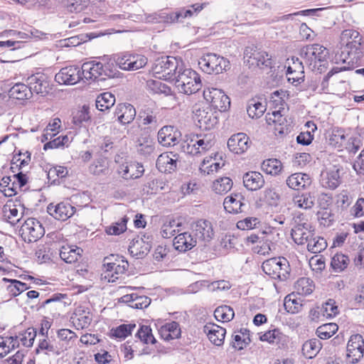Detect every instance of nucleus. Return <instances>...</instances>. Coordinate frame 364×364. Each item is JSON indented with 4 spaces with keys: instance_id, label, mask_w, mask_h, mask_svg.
Returning <instances> with one entry per match:
<instances>
[{
    "instance_id": "nucleus-1",
    "label": "nucleus",
    "mask_w": 364,
    "mask_h": 364,
    "mask_svg": "<svg viewBox=\"0 0 364 364\" xmlns=\"http://www.w3.org/2000/svg\"><path fill=\"white\" fill-rule=\"evenodd\" d=\"M341 43L344 46L340 60L349 65L359 63L364 54V41L359 32L353 29L344 30L341 35Z\"/></svg>"
},
{
    "instance_id": "nucleus-2",
    "label": "nucleus",
    "mask_w": 364,
    "mask_h": 364,
    "mask_svg": "<svg viewBox=\"0 0 364 364\" xmlns=\"http://www.w3.org/2000/svg\"><path fill=\"white\" fill-rule=\"evenodd\" d=\"M173 80L178 92L186 95L196 93L202 86L199 74L191 68H183L182 62Z\"/></svg>"
},
{
    "instance_id": "nucleus-3",
    "label": "nucleus",
    "mask_w": 364,
    "mask_h": 364,
    "mask_svg": "<svg viewBox=\"0 0 364 364\" xmlns=\"http://www.w3.org/2000/svg\"><path fill=\"white\" fill-rule=\"evenodd\" d=\"M82 75L87 80H105L107 77H116L117 71L113 64L103 65L100 62L90 61L82 64Z\"/></svg>"
},
{
    "instance_id": "nucleus-4",
    "label": "nucleus",
    "mask_w": 364,
    "mask_h": 364,
    "mask_svg": "<svg viewBox=\"0 0 364 364\" xmlns=\"http://www.w3.org/2000/svg\"><path fill=\"white\" fill-rule=\"evenodd\" d=\"M181 62L182 61L173 56H160L154 60L152 66L153 73L159 79L173 80Z\"/></svg>"
},
{
    "instance_id": "nucleus-5",
    "label": "nucleus",
    "mask_w": 364,
    "mask_h": 364,
    "mask_svg": "<svg viewBox=\"0 0 364 364\" xmlns=\"http://www.w3.org/2000/svg\"><path fill=\"white\" fill-rule=\"evenodd\" d=\"M263 272L274 279L285 281L290 277L291 267L289 261L284 257H272L262 264Z\"/></svg>"
},
{
    "instance_id": "nucleus-6",
    "label": "nucleus",
    "mask_w": 364,
    "mask_h": 364,
    "mask_svg": "<svg viewBox=\"0 0 364 364\" xmlns=\"http://www.w3.org/2000/svg\"><path fill=\"white\" fill-rule=\"evenodd\" d=\"M229 61L215 53H207L203 55L199 61L200 68L207 74H219L229 67Z\"/></svg>"
},
{
    "instance_id": "nucleus-7",
    "label": "nucleus",
    "mask_w": 364,
    "mask_h": 364,
    "mask_svg": "<svg viewBox=\"0 0 364 364\" xmlns=\"http://www.w3.org/2000/svg\"><path fill=\"white\" fill-rule=\"evenodd\" d=\"M114 61L121 70L135 71L144 68L147 64L148 59L142 55L122 53L114 57Z\"/></svg>"
},
{
    "instance_id": "nucleus-8",
    "label": "nucleus",
    "mask_w": 364,
    "mask_h": 364,
    "mask_svg": "<svg viewBox=\"0 0 364 364\" xmlns=\"http://www.w3.org/2000/svg\"><path fill=\"white\" fill-rule=\"evenodd\" d=\"M19 232L22 239L28 243L37 241L45 233L41 223L33 218H28L21 225Z\"/></svg>"
},
{
    "instance_id": "nucleus-9",
    "label": "nucleus",
    "mask_w": 364,
    "mask_h": 364,
    "mask_svg": "<svg viewBox=\"0 0 364 364\" xmlns=\"http://www.w3.org/2000/svg\"><path fill=\"white\" fill-rule=\"evenodd\" d=\"M203 97L211 106L220 112L226 111L230 106V100L225 92L218 88H208L203 91Z\"/></svg>"
},
{
    "instance_id": "nucleus-10",
    "label": "nucleus",
    "mask_w": 364,
    "mask_h": 364,
    "mask_svg": "<svg viewBox=\"0 0 364 364\" xmlns=\"http://www.w3.org/2000/svg\"><path fill=\"white\" fill-rule=\"evenodd\" d=\"M245 58H247V62L252 65H256L259 68H272L273 60L272 56L266 51L252 47H248L245 51Z\"/></svg>"
},
{
    "instance_id": "nucleus-11",
    "label": "nucleus",
    "mask_w": 364,
    "mask_h": 364,
    "mask_svg": "<svg viewBox=\"0 0 364 364\" xmlns=\"http://www.w3.org/2000/svg\"><path fill=\"white\" fill-rule=\"evenodd\" d=\"M364 355V339L360 334L352 335L347 344V358L350 363H358Z\"/></svg>"
},
{
    "instance_id": "nucleus-12",
    "label": "nucleus",
    "mask_w": 364,
    "mask_h": 364,
    "mask_svg": "<svg viewBox=\"0 0 364 364\" xmlns=\"http://www.w3.org/2000/svg\"><path fill=\"white\" fill-rule=\"evenodd\" d=\"M285 66L287 68L286 75L289 82L296 85L304 81V68L298 58L287 59Z\"/></svg>"
},
{
    "instance_id": "nucleus-13",
    "label": "nucleus",
    "mask_w": 364,
    "mask_h": 364,
    "mask_svg": "<svg viewBox=\"0 0 364 364\" xmlns=\"http://www.w3.org/2000/svg\"><path fill=\"white\" fill-rule=\"evenodd\" d=\"M328 51L325 47L320 44L308 45L300 50V55L306 60V63L311 65L313 63L323 62L326 60Z\"/></svg>"
},
{
    "instance_id": "nucleus-14",
    "label": "nucleus",
    "mask_w": 364,
    "mask_h": 364,
    "mask_svg": "<svg viewBox=\"0 0 364 364\" xmlns=\"http://www.w3.org/2000/svg\"><path fill=\"white\" fill-rule=\"evenodd\" d=\"M144 172L143 165L135 161L122 162L117 168V173L125 180L139 178Z\"/></svg>"
},
{
    "instance_id": "nucleus-15",
    "label": "nucleus",
    "mask_w": 364,
    "mask_h": 364,
    "mask_svg": "<svg viewBox=\"0 0 364 364\" xmlns=\"http://www.w3.org/2000/svg\"><path fill=\"white\" fill-rule=\"evenodd\" d=\"M81 79L82 69L76 66L63 68L55 76L57 82L64 85H75Z\"/></svg>"
},
{
    "instance_id": "nucleus-16",
    "label": "nucleus",
    "mask_w": 364,
    "mask_h": 364,
    "mask_svg": "<svg viewBox=\"0 0 364 364\" xmlns=\"http://www.w3.org/2000/svg\"><path fill=\"white\" fill-rule=\"evenodd\" d=\"M223 205L227 212L234 214L246 212L249 207L247 200L240 193H235L226 197Z\"/></svg>"
},
{
    "instance_id": "nucleus-17",
    "label": "nucleus",
    "mask_w": 364,
    "mask_h": 364,
    "mask_svg": "<svg viewBox=\"0 0 364 364\" xmlns=\"http://www.w3.org/2000/svg\"><path fill=\"white\" fill-rule=\"evenodd\" d=\"M342 168L336 166L327 168L321 173V185L326 188L336 189L341 183V172Z\"/></svg>"
},
{
    "instance_id": "nucleus-18",
    "label": "nucleus",
    "mask_w": 364,
    "mask_h": 364,
    "mask_svg": "<svg viewBox=\"0 0 364 364\" xmlns=\"http://www.w3.org/2000/svg\"><path fill=\"white\" fill-rule=\"evenodd\" d=\"M181 137V132L173 126H164L158 132V141L164 146H172L177 144Z\"/></svg>"
},
{
    "instance_id": "nucleus-19",
    "label": "nucleus",
    "mask_w": 364,
    "mask_h": 364,
    "mask_svg": "<svg viewBox=\"0 0 364 364\" xmlns=\"http://www.w3.org/2000/svg\"><path fill=\"white\" fill-rule=\"evenodd\" d=\"M47 211L56 220L65 221L73 215L75 208L68 202H61L55 205L49 204Z\"/></svg>"
},
{
    "instance_id": "nucleus-20",
    "label": "nucleus",
    "mask_w": 364,
    "mask_h": 364,
    "mask_svg": "<svg viewBox=\"0 0 364 364\" xmlns=\"http://www.w3.org/2000/svg\"><path fill=\"white\" fill-rule=\"evenodd\" d=\"M194 118L195 121L197 122V125L203 129H210L218 122L217 117L208 107L196 109Z\"/></svg>"
},
{
    "instance_id": "nucleus-21",
    "label": "nucleus",
    "mask_w": 364,
    "mask_h": 364,
    "mask_svg": "<svg viewBox=\"0 0 364 364\" xmlns=\"http://www.w3.org/2000/svg\"><path fill=\"white\" fill-rule=\"evenodd\" d=\"M193 233L197 241L205 242L210 241L214 235L212 224L206 220H198L193 227Z\"/></svg>"
},
{
    "instance_id": "nucleus-22",
    "label": "nucleus",
    "mask_w": 364,
    "mask_h": 364,
    "mask_svg": "<svg viewBox=\"0 0 364 364\" xmlns=\"http://www.w3.org/2000/svg\"><path fill=\"white\" fill-rule=\"evenodd\" d=\"M250 139L246 134L240 132L233 134L228 141V146L230 151L241 154L250 147Z\"/></svg>"
},
{
    "instance_id": "nucleus-23",
    "label": "nucleus",
    "mask_w": 364,
    "mask_h": 364,
    "mask_svg": "<svg viewBox=\"0 0 364 364\" xmlns=\"http://www.w3.org/2000/svg\"><path fill=\"white\" fill-rule=\"evenodd\" d=\"M136 109L129 103H120L117 105L114 116L121 124H128L133 122L136 117Z\"/></svg>"
},
{
    "instance_id": "nucleus-24",
    "label": "nucleus",
    "mask_w": 364,
    "mask_h": 364,
    "mask_svg": "<svg viewBox=\"0 0 364 364\" xmlns=\"http://www.w3.org/2000/svg\"><path fill=\"white\" fill-rule=\"evenodd\" d=\"M311 225L309 223H298L291 229V235L298 245H304L313 236Z\"/></svg>"
},
{
    "instance_id": "nucleus-25",
    "label": "nucleus",
    "mask_w": 364,
    "mask_h": 364,
    "mask_svg": "<svg viewBox=\"0 0 364 364\" xmlns=\"http://www.w3.org/2000/svg\"><path fill=\"white\" fill-rule=\"evenodd\" d=\"M203 331L206 333L209 341L217 346L223 344L226 330L213 323H208L203 327Z\"/></svg>"
},
{
    "instance_id": "nucleus-26",
    "label": "nucleus",
    "mask_w": 364,
    "mask_h": 364,
    "mask_svg": "<svg viewBox=\"0 0 364 364\" xmlns=\"http://www.w3.org/2000/svg\"><path fill=\"white\" fill-rule=\"evenodd\" d=\"M197 242V238L194 233L185 232L175 237L173 245L176 250L180 252H186L194 247Z\"/></svg>"
},
{
    "instance_id": "nucleus-27",
    "label": "nucleus",
    "mask_w": 364,
    "mask_h": 364,
    "mask_svg": "<svg viewBox=\"0 0 364 364\" xmlns=\"http://www.w3.org/2000/svg\"><path fill=\"white\" fill-rule=\"evenodd\" d=\"M27 81L32 93L34 92L36 94H41L44 96L47 95L51 89L50 87L49 82L46 80V78L43 75H33L28 77Z\"/></svg>"
},
{
    "instance_id": "nucleus-28",
    "label": "nucleus",
    "mask_w": 364,
    "mask_h": 364,
    "mask_svg": "<svg viewBox=\"0 0 364 364\" xmlns=\"http://www.w3.org/2000/svg\"><path fill=\"white\" fill-rule=\"evenodd\" d=\"M118 264L116 262H109L105 264L107 269V275L109 277V282H114L119 278V275L123 274L127 270L129 264L123 257H118Z\"/></svg>"
},
{
    "instance_id": "nucleus-29",
    "label": "nucleus",
    "mask_w": 364,
    "mask_h": 364,
    "mask_svg": "<svg viewBox=\"0 0 364 364\" xmlns=\"http://www.w3.org/2000/svg\"><path fill=\"white\" fill-rule=\"evenodd\" d=\"M245 187L251 191H255L262 188L265 181L262 174L258 171H248L242 176Z\"/></svg>"
},
{
    "instance_id": "nucleus-30",
    "label": "nucleus",
    "mask_w": 364,
    "mask_h": 364,
    "mask_svg": "<svg viewBox=\"0 0 364 364\" xmlns=\"http://www.w3.org/2000/svg\"><path fill=\"white\" fill-rule=\"evenodd\" d=\"M172 152H166L160 154L157 158L156 166L162 173H171L176 168L177 159Z\"/></svg>"
},
{
    "instance_id": "nucleus-31",
    "label": "nucleus",
    "mask_w": 364,
    "mask_h": 364,
    "mask_svg": "<svg viewBox=\"0 0 364 364\" xmlns=\"http://www.w3.org/2000/svg\"><path fill=\"white\" fill-rule=\"evenodd\" d=\"M82 252L79 247L63 245L60 250V257L66 263L72 264L81 258Z\"/></svg>"
},
{
    "instance_id": "nucleus-32",
    "label": "nucleus",
    "mask_w": 364,
    "mask_h": 364,
    "mask_svg": "<svg viewBox=\"0 0 364 364\" xmlns=\"http://www.w3.org/2000/svg\"><path fill=\"white\" fill-rule=\"evenodd\" d=\"M160 336L164 341H170L181 336V328L177 322L173 321L161 326L159 329Z\"/></svg>"
},
{
    "instance_id": "nucleus-33",
    "label": "nucleus",
    "mask_w": 364,
    "mask_h": 364,
    "mask_svg": "<svg viewBox=\"0 0 364 364\" xmlns=\"http://www.w3.org/2000/svg\"><path fill=\"white\" fill-rule=\"evenodd\" d=\"M199 141V135L186 134L182 140L181 144V151L184 153L191 155H197L199 151H197V145Z\"/></svg>"
},
{
    "instance_id": "nucleus-34",
    "label": "nucleus",
    "mask_w": 364,
    "mask_h": 364,
    "mask_svg": "<svg viewBox=\"0 0 364 364\" xmlns=\"http://www.w3.org/2000/svg\"><path fill=\"white\" fill-rule=\"evenodd\" d=\"M9 95L11 98L23 100L31 98L32 92L29 86L23 83H16L9 90Z\"/></svg>"
},
{
    "instance_id": "nucleus-35",
    "label": "nucleus",
    "mask_w": 364,
    "mask_h": 364,
    "mask_svg": "<svg viewBox=\"0 0 364 364\" xmlns=\"http://www.w3.org/2000/svg\"><path fill=\"white\" fill-rule=\"evenodd\" d=\"M261 168L267 174L277 176L282 172L283 166L279 159H268L262 161Z\"/></svg>"
},
{
    "instance_id": "nucleus-36",
    "label": "nucleus",
    "mask_w": 364,
    "mask_h": 364,
    "mask_svg": "<svg viewBox=\"0 0 364 364\" xmlns=\"http://www.w3.org/2000/svg\"><path fill=\"white\" fill-rule=\"evenodd\" d=\"M266 110V105L258 99L252 98L249 100L247 112L250 117L258 119L263 115Z\"/></svg>"
},
{
    "instance_id": "nucleus-37",
    "label": "nucleus",
    "mask_w": 364,
    "mask_h": 364,
    "mask_svg": "<svg viewBox=\"0 0 364 364\" xmlns=\"http://www.w3.org/2000/svg\"><path fill=\"white\" fill-rule=\"evenodd\" d=\"M322 345L316 338L306 341L302 346V353L308 358L315 357L321 349Z\"/></svg>"
},
{
    "instance_id": "nucleus-38",
    "label": "nucleus",
    "mask_w": 364,
    "mask_h": 364,
    "mask_svg": "<svg viewBox=\"0 0 364 364\" xmlns=\"http://www.w3.org/2000/svg\"><path fill=\"white\" fill-rule=\"evenodd\" d=\"M314 282L308 277L299 278L294 284V289L298 294L309 295L314 289Z\"/></svg>"
},
{
    "instance_id": "nucleus-39",
    "label": "nucleus",
    "mask_w": 364,
    "mask_h": 364,
    "mask_svg": "<svg viewBox=\"0 0 364 364\" xmlns=\"http://www.w3.org/2000/svg\"><path fill=\"white\" fill-rule=\"evenodd\" d=\"M250 343V331L245 328L233 336L232 346L237 350H242Z\"/></svg>"
},
{
    "instance_id": "nucleus-40",
    "label": "nucleus",
    "mask_w": 364,
    "mask_h": 364,
    "mask_svg": "<svg viewBox=\"0 0 364 364\" xmlns=\"http://www.w3.org/2000/svg\"><path fill=\"white\" fill-rule=\"evenodd\" d=\"M115 103V97L110 92H104L97 96L95 102L96 107L100 111L111 108Z\"/></svg>"
},
{
    "instance_id": "nucleus-41",
    "label": "nucleus",
    "mask_w": 364,
    "mask_h": 364,
    "mask_svg": "<svg viewBox=\"0 0 364 364\" xmlns=\"http://www.w3.org/2000/svg\"><path fill=\"white\" fill-rule=\"evenodd\" d=\"M155 149V142L149 137L146 136L138 140L136 145L137 152L144 156L151 155Z\"/></svg>"
},
{
    "instance_id": "nucleus-42",
    "label": "nucleus",
    "mask_w": 364,
    "mask_h": 364,
    "mask_svg": "<svg viewBox=\"0 0 364 364\" xmlns=\"http://www.w3.org/2000/svg\"><path fill=\"white\" fill-rule=\"evenodd\" d=\"M350 259L348 257L342 253H336L331 259V266L336 272H341L347 268Z\"/></svg>"
},
{
    "instance_id": "nucleus-43",
    "label": "nucleus",
    "mask_w": 364,
    "mask_h": 364,
    "mask_svg": "<svg viewBox=\"0 0 364 364\" xmlns=\"http://www.w3.org/2000/svg\"><path fill=\"white\" fill-rule=\"evenodd\" d=\"M327 247V242L323 237L311 236L307 242V250L314 254L319 253Z\"/></svg>"
},
{
    "instance_id": "nucleus-44",
    "label": "nucleus",
    "mask_w": 364,
    "mask_h": 364,
    "mask_svg": "<svg viewBox=\"0 0 364 364\" xmlns=\"http://www.w3.org/2000/svg\"><path fill=\"white\" fill-rule=\"evenodd\" d=\"M208 3L194 4L191 5L188 8H180L178 11L181 22L186 18H191L193 16H197L206 6Z\"/></svg>"
},
{
    "instance_id": "nucleus-45",
    "label": "nucleus",
    "mask_w": 364,
    "mask_h": 364,
    "mask_svg": "<svg viewBox=\"0 0 364 364\" xmlns=\"http://www.w3.org/2000/svg\"><path fill=\"white\" fill-rule=\"evenodd\" d=\"M142 242V238L136 240V241L133 240L132 245H130L128 249L129 254L132 257L136 258H142L149 251L151 246L148 243L146 244L144 247H141L143 250H139V246Z\"/></svg>"
},
{
    "instance_id": "nucleus-46",
    "label": "nucleus",
    "mask_w": 364,
    "mask_h": 364,
    "mask_svg": "<svg viewBox=\"0 0 364 364\" xmlns=\"http://www.w3.org/2000/svg\"><path fill=\"white\" fill-rule=\"evenodd\" d=\"M284 306L285 310L291 314L298 313L302 308V304L294 294H290L285 297Z\"/></svg>"
},
{
    "instance_id": "nucleus-47",
    "label": "nucleus",
    "mask_w": 364,
    "mask_h": 364,
    "mask_svg": "<svg viewBox=\"0 0 364 364\" xmlns=\"http://www.w3.org/2000/svg\"><path fill=\"white\" fill-rule=\"evenodd\" d=\"M338 326L336 323H324L316 329L318 336L321 339H328L338 331Z\"/></svg>"
},
{
    "instance_id": "nucleus-48",
    "label": "nucleus",
    "mask_w": 364,
    "mask_h": 364,
    "mask_svg": "<svg viewBox=\"0 0 364 364\" xmlns=\"http://www.w3.org/2000/svg\"><path fill=\"white\" fill-rule=\"evenodd\" d=\"M215 160L211 156L204 159L200 166V172L207 175L217 172L221 168V166L220 163L215 161Z\"/></svg>"
},
{
    "instance_id": "nucleus-49",
    "label": "nucleus",
    "mask_w": 364,
    "mask_h": 364,
    "mask_svg": "<svg viewBox=\"0 0 364 364\" xmlns=\"http://www.w3.org/2000/svg\"><path fill=\"white\" fill-rule=\"evenodd\" d=\"M136 336L145 344H155L157 342L152 333L151 328L149 326H141L138 330Z\"/></svg>"
},
{
    "instance_id": "nucleus-50",
    "label": "nucleus",
    "mask_w": 364,
    "mask_h": 364,
    "mask_svg": "<svg viewBox=\"0 0 364 364\" xmlns=\"http://www.w3.org/2000/svg\"><path fill=\"white\" fill-rule=\"evenodd\" d=\"M60 124L61 122L58 118H55L50 122L44 129L41 141L44 142L45 141L52 139V138L56 135L58 130L60 129Z\"/></svg>"
},
{
    "instance_id": "nucleus-51",
    "label": "nucleus",
    "mask_w": 364,
    "mask_h": 364,
    "mask_svg": "<svg viewBox=\"0 0 364 364\" xmlns=\"http://www.w3.org/2000/svg\"><path fill=\"white\" fill-rule=\"evenodd\" d=\"M232 187V181L228 177L220 178L214 181L213 188L216 193L223 194L228 192Z\"/></svg>"
},
{
    "instance_id": "nucleus-52",
    "label": "nucleus",
    "mask_w": 364,
    "mask_h": 364,
    "mask_svg": "<svg viewBox=\"0 0 364 364\" xmlns=\"http://www.w3.org/2000/svg\"><path fill=\"white\" fill-rule=\"evenodd\" d=\"M135 327L136 325L134 323L122 324L111 329V336L118 338H125L131 334Z\"/></svg>"
},
{
    "instance_id": "nucleus-53",
    "label": "nucleus",
    "mask_w": 364,
    "mask_h": 364,
    "mask_svg": "<svg viewBox=\"0 0 364 364\" xmlns=\"http://www.w3.org/2000/svg\"><path fill=\"white\" fill-rule=\"evenodd\" d=\"M315 197L310 193H304L301 196H297L294 202L301 208L310 209L314 205Z\"/></svg>"
},
{
    "instance_id": "nucleus-54",
    "label": "nucleus",
    "mask_w": 364,
    "mask_h": 364,
    "mask_svg": "<svg viewBox=\"0 0 364 364\" xmlns=\"http://www.w3.org/2000/svg\"><path fill=\"white\" fill-rule=\"evenodd\" d=\"M17 336L23 346L31 347L36 336V331L33 328H28Z\"/></svg>"
},
{
    "instance_id": "nucleus-55",
    "label": "nucleus",
    "mask_w": 364,
    "mask_h": 364,
    "mask_svg": "<svg viewBox=\"0 0 364 364\" xmlns=\"http://www.w3.org/2000/svg\"><path fill=\"white\" fill-rule=\"evenodd\" d=\"M214 136L211 134L204 135L203 137L199 136V141L197 145V151H199L198 154L205 153L209 150L214 145Z\"/></svg>"
},
{
    "instance_id": "nucleus-56",
    "label": "nucleus",
    "mask_w": 364,
    "mask_h": 364,
    "mask_svg": "<svg viewBox=\"0 0 364 364\" xmlns=\"http://www.w3.org/2000/svg\"><path fill=\"white\" fill-rule=\"evenodd\" d=\"M127 218L124 216L119 221L112 224L106 228L108 235H119L127 230Z\"/></svg>"
},
{
    "instance_id": "nucleus-57",
    "label": "nucleus",
    "mask_w": 364,
    "mask_h": 364,
    "mask_svg": "<svg viewBox=\"0 0 364 364\" xmlns=\"http://www.w3.org/2000/svg\"><path fill=\"white\" fill-rule=\"evenodd\" d=\"M213 315L215 318H234L235 311L230 306L222 305L215 309Z\"/></svg>"
},
{
    "instance_id": "nucleus-58",
    "label": "nucleus",
    "mask_w": 364,
    "mask_h": 364,
    "mask_svg": "<svg viewBox=\"0 0 364 364\" xmlns=\"http://www.w3.org/2000/svg\"><path fill=\"white\" fill-rule=\"evenodd\" d=\"M301 173H296L289 176L286 181L287 185L292 189L299 190L305 188V181H302Z\"/></svg>"
},
{
    "instance_id": "nucleus-59",
    "label": "nucleus",
    "mask_w": 364,
    "mask_h": 364,
    "mask_svg": "<svg viewBox=\"0 0 364 364\" xmlns=\"http://www.w3.org/2000/svg\"><path fill=\"white\" fill-rule=\"evenodd\" d=\"M89 171L91 173L99 176L107 173L108 167L104 159H99L90 166Z\"/></svg>"
},
{
    "instance_id": "nucleus-60",
    "label": "nucleus",
    "mask_w": 364,
    "mask_h": 364,
    "mask_svg": "<svg viewBox=\"0 0 364 364\" xmlns=\"http://www.w3.org/2000/svg\"><path fill=\"white\" fill-rule=\"evenodd\" d=\"M139 117L142 120L144 125L151 124L156 122V117L154 111L150 107L143 108L139 114Z\"/></svg>"
},
{
    "instance_id": "nucleus-61",
    "label": "nucleus",
    "mask_w": 364,
    "mask_h": 364,
    "mask_svg": "<svg viewBox=\"0 0 364 364\" xmlns=\"http://www.w3.org/2000/svg\"><path fill=\"white\" fill-rule=\"evenodd\" d=\"M260 223L259 218L256 217H247L243 220H240L237 223V228L240 230H252Z\"/></svg>"
},
{
    "instance_id": "nucleus-62",
    "label": "nucleus",
    "mask_w": 364,
    "mask_h": 364,
    "mask_svg": "<svg viewBox=\"0 0 364 364\" xmlns=\"http://www.w3.org/2000/svg\"><path fill=\"white\" fill-rule=\"evenodd\" d=\"M345 140L346 136L341 129L333 130L328 136V142L333 146H341Z\"/></svg>"
},
{
    "instance_id": "nucleus-63",
    "label": "nucleus",
    "mask_w": 364,
    "mask_h": 364,
    "mask_svg": "<svg viewBox=\"0 0 364 364\" xmlns=\"http://www.w3.org/2000/svg\"><path fill=\"white\" fill-rule=\"evenodd\" d=\"M322 311L323 316L326 318H332L338 314V306L336 305V301L333 299L327 301L322 306Z\"/></svg>"
},
{
    "instance_id": "nucleus-64",
    "label": "nucleus",
    "mask_w": 364,
    "mask_h": 364,
    "mask_svg": "<svg viewBox=\"0 0 364 364\" xmlns=\"http://www.w3.org/2000/svg\"><path fill=\"white\" fill-rule=\"evenodd\" d=\"M280 199L279 195L275 189L272 188H266L264 191V200L271 206H277Z\"/></svg>"
}]
</instances>
